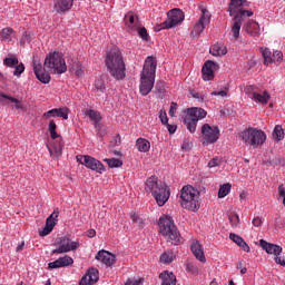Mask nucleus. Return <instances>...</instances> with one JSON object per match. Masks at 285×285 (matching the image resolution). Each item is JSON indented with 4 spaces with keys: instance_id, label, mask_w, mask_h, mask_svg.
Masks as SVG:
<instances>
[{
    "instance_id": "obj_1",
    "label": "nucleus",
    "mask_w": 285,
    "mask_h": 285,
    "mask_svg": "<svg viewBox=\"0 0 285 285\" xmlns=\"http://www.w3.org/2000/svg\"><path fill=\"white\" fill-rule=\"evenodd\" d=\"M33 71L35 75L42 85H49L51 81V75H63L67 72V63L61 52H51L45 58V68L40 61L33 59Z\"/></svg>"
},
{
    "instance_id": "obj_2",
    "label": "nucleus",
    "mask_w": 285,
    "mask_h": 285,
    "mask_svg": "<svg viewBox=\"0 0 285 285\" xmlns=\"http://www.w3.org/2000/svg\"><path fill=\"white\" fill-rule=\"evenodd\" d=\"M105 65L109 75L115 80L122 81L126 79V62L124 61V55L119 48L114 47L110 51H107Z\"/></svg>"
},
{
    "instance_id": "obj_3",
    "label": "nucleus",
    "mask_w": 285,
    "mask_h": 285,
    "mask_svg": "<svg viewBox=\"0 0 285 285\" xmlns=\"http://www.w3.org/2000/svg\"><path fill=\"white\" fill-rule=\"evenodd\" d=\"M157 62L151 56L147 57L144 63V68L140 75L139 90L142 97L148 96L155 85Z\"/></svg>"
},
{
    "instance_id": "obj_4",
    "label": "nucleus",
    "mask_w": 285,
    "mask_h": 285,
    "mask_svg": "<svg viewBox=\"0 0 285 285\" xmlns=\"http://www.w3.org/2000/svg\"><path fill=\"white\" fill-rule=\"evenodd\" d=\"M159 230L167 242L174 246L181 244L183 238L176 227L173 217L164 215L159 218Z\"/></svg>"
},
{
    "instance_id": "obj_5",
    "label": "nucleus",
    "mask_w": 285,
    "mask_h": 285,
    "mask_svg": "<svg viewBox=\"0 0 285 285\" xmlns=\"http://www.w3.org/2000/svg\"><path fill=\"white\" fill-rule=\"evenodd\" d=\"M145 189L153 194L160 207L164 206L170 197V189L168 186L164 183H158V178L155 176L147 179Z\"/></svg>"
},
{
    "instance_id": "obj_6",
    "label": "nucleus",
    "mask_w": 285,
    "mask_h": 285,
    "mask_svg": "<svg viewBox=\"0 0 285 285\" xmlns=\"http://www.w3.org/2000/svg\"><path fill=\"white\" fill-rule=\"evenodd\" d=\"M239 138L247 146L259 148L266 142L267 135L263 129L248 127L240 131Z\"/></svg>"
},
{
    "instance_id": "obj_7",
    "label": "nucleus",
    "mask_w": 285,
    "mask_h": 285,
    "mask_svg": "<svg viewBox=\"0 0 285 285\" xmlns=\"http://www.w3.org/2000/svg\"><path fill=\"white\" fill-rule=\"evenodd\" d=\"M200 194L193 186H185L180 191V205L183 208L196 212L200 208Z\"/></svg>"
},
{
    "instance_id": "obj_8",
    "label": "nucleus",
    "mask_w": 285,
    "mask_h": 285,
    "mask_svg": "<svg viewBox=\"0 0 285 285\" xmlns=\"http://www.w3.org/2000/svg\"><path fill=\"white\" fill-rule=\"evenodd\" d=\"M207 117V111L200 107H191L185 110L181 120L190 134H195L199 120Z\"/></svg>"
},
{
    "instance_id": "obj_9",
    "label": "nucleus",
    "mask_w": 285,
    "mask_h": 285,
    "mask_svg": "<svg viewBox=\"0 0 285 285\" xmlns=\"http://www.w3.org/2000/svg\"><path fill=\"white\" fill-rule=\"evenodd\" d=\"M80 247L79 242L71 240L67 236H62L57 240V248L51 252L52 255L68 254L77 250Z\"/></svg>"
},
{
    "instance_id": "obj_10",
    "label": "nucleus",
    "mask_w": 285,
    "mask_h": 285,
    "mask_svg": "<svg viewBox=\"0 0 285 285\" xmlns=\"http://www.w3.org/2000/svg\"><path fill=\"white\" fill-rule=\"evenodd\" d=\"M168 19L158 24L157 27H155V31H160L163 29H170L175 26H177L178 23L183 22L185 19V14L181 10L179 9H173L167 13Z\"/></svg>"
},
{
    "instance_id": "obj_11",
    "label": "nucleus",
    "mask_w": 285,
    "mask_h": 285,
    "mask_svg": "<svg viewBox=\"0 0 285 285\" xmlns=\"http://www.w3.org/2000/svg\"><path fill=\"white\" fill-rule=\"evenodd\" d=\"M77 163L81 164L82 166L96 171L98 174H102L105 171V166L102 163L97 160V158H92V156H76Z\"/></svg>"
},
{
    "instance_id": "obj_12",
    "label": "nucleus",
    "mask_w": 285,
    "mask_h": 285,
    "mask_svg": "<svg viewBox=\"0 0 285 285\" xmlns=\"http://www.w3.org/2000/svg\"><path fill=\"white\" fill-rule=\"evenodd\" d=\"M202 134L204 137V142L209 145L217 142L220 136V130L217 126H210L209 124H204L202 127Z\"/></svg>"
},
{
    "instance_id": "obj_13",
    "label": "nucleus",
    "mask_w": 285,
    "mask_h": 285,
    "mask_svg": "<svg viewBox=\"0 0 285 285\" xmlns=\"http://www.w3.org/2000/svg\"><path fill=\"white\" fill-rule=\"evenodd\" d=\"M203 17L199 19V21L194 26V29L190 33L193 38H196L202 35V32L205 30L206 26L210 22V13L207 9L202 8Z\"/></svg>"
},
{
    "instance_id": "obj_14",
    "label": "nucleus",
    "mask_w": 285,
    "mask_h": 285,
    "mask_svg": "<svg viewBox=\"0 0 285 285\" xmlns=\"http://www.w3.org/2000/svg\"><path fill=\"white\" fill-rule=\"evenodd\" d=\"M3 63L7 68H14L13 76L17 78H20L26 70L24 65L22 62L19 63V59L14 55H9V57L3 60Z\"/></svg>"
},
{
    "instance_id": "obj_15",
    "label": "nucleus",
    "mask_w": 285,
    "mask_h": 285,
    "mask_svg": "<svg viewBox=\"0 0 285 285\" xmlns=\"http://www.w3.org/2000/svg\"><path fill=\"white\" fill-rule=\"evenodd\" d=\"M51 118H62L63 120H68L69 108L68 107L53 108L42 114V119L49 120Z\"/></svg>"
},
{
    "instance_id": "obj_16",
    "label": "nucleus",
    "mask_w": 285,
    "mask_h": 285,
    "mask_svg": "<svg viewBox=\"0 0 285 285\" xmlns=\"http://www.w3.org/2000/svg\"><path fill=\"white\" fill-rule=\"evenodd\" d=\"M59 208L53 209V213L47 218V222L45 224V228L40 232V237H46L47 235H50L52 233L59 217Z\"/></svg>"
},
{
    "instance_id": "obj_17",
    "label": "nucleus",
    "mask_w": 285,
    "mask_h": 285,
    "mask_svg": "<svg viewBox=\"0 0 285 285\" xmlns=\"http://www.w3.org/2000/svg\"><path fill=\"white\" fill-rule=\"evenodd\" d=\"M116 255L105 249L99 250L96 255V261L102 263L107 267L114 266L116 264Z\"/></svg>"
},
{
    "instance_id": "obj_18",
    "label": "nucleus",
    "mask_w": 285,
    "mask_h": 285,
    "mask_svg": "<svg viewBox=\"0 0 285 285\" xmlns=\"http://www.w3.org/2000/svg\"><path fill=\"white\" fill-rule=\"evenodd\" d=\"M75 263L73 258L69 255L57 258L48 264L49 269H59L72 266Z\"/></svg>"
},
{
    "instance_id": "obj_19",
    "label": "nucleus",
    "mask_w": 285,
    "mask_h": 285,
    "mask_svg": "<svg viewBox=\"0 0 285 285\" xmlns=\"http://www.w3.org/2000/svg\"><path fill=\"white\" fill-rule=\"evenodd\" d=\"M99 281V271L95 267L88 269V272L81 277L79 285H95Z\"/></svg>"
},
{
    "instance_id": "obj_20",
    "label": "nucleus",
    "mask_w": 285,
    "mask_h": 285,
    "mask_svg": "<svg viewBox=\"0 0 285 285\" xmlns=\"http://www.w3.org/2000/svg\"><path fill=\"white\" fill-rule=\"evenodd\" d=\"M259 246L268 255L281 256V254L283 253L282 246L268 243L264 239L259 240Z\"/></svg>"
},
{
    "instance_id": "obj_21",
    "label": "nucleus",
    "mask_w": 285,
    "mask_h": 285,
    "mask_svg": "<svg viewBox=\"0 0 285 285\" xmlns=\"http://www.w3.org/2000/svg\"><path fill=\"white\" fill-rule=\"evenodd\" d=\"M73 7V0H53V10L59 14H65Z\"/></svg>"
},
{
    "instance_id": "obj_22",
    "label": "nucleus",
    "mask_w": 285,
    "mask_h": 285,
    "mask_svg": "<svg viewBox=\"0 0 285 285\" xmlns=\"http://www.w3.org/2000/svg\"><path fill=\"white\" fill-rule=\"evenodd\" d=\"M243 30L254 38L261 36V27L254 20H248L246 23H244Z\"/></svg>"
},
{
    "instance_id": "obj_23",
    "label": "nucleus",
    "mask_w": 285,
    "mask_h": 285,
    "mask_svg": "<svg viewBox=\"0 0 285 285\" xmlns=\"http://www.w3.org/2000/svg\"><path fill=\"white\" fill-rule=\"evenodd\" d=\"M215 62L212 60H208L205 62L204 67H203V79L204 81H213L215 78L214 75V68H215Z\"/></svg>"
},
{
    "instance_id": "obj_24",
    "label": "nucleus",
    "mask_w": 285,
    "mask_h": 285,
    "mask_svg": "<svg viewBox=\"0 0 285 285\" xmlns=\"http://www.w3.org/2000/svg\"><path fill=\"white\" fill-rule=\"evenodd\" d=\"M190 249L193 252V255L198 259L200 263H206V257L204 254L203 246L198 243V240L194 239L190 245Z\"/></svg>"
},
{
    "instance_id": "obj_25",
    "label": "nucleus",
    "mask_w": 285,
    "mask_h": 285,
    "mask_svg": "<svg viewBox=\"0 0 285 285\" xmlns=\"http://www.w3.org/2000/svg\"><path fill=\"white\" fill-rule=\"evenodd\" d=\"M0 102L3 105H9V102L16 105V109L20 110L23 108L22 104L19 101V99L13 98L11 96L4 95L3 92L0 94Z\"/></svg>"
},
{
    "instance_id": "obj_26",
    "label": "nucleus",
    "mask_w": 285,
    "mask_h": 285,
    "mask_svg": "<svg viewBox=\"0 0 285 285\" xmlns=\"http://www.w3.org/2000/svg\"><path fill=\"white\" fill-rule=\"evenodd\" d=\"M244 6H248L246 0H230L229 7H228V12L229 16H234L237 12V9Z\"/></svg>"
},
{
    "instance_id": "obj_27",
    "label": "nucleus",
    "mask_w": 285,
    "mask_h": 285,
    "mask_svg": "<svg viewBox=\"0 0 285 285\" xmlns=\"http://www.w3.org/2000/svg\"><path fill=\"white\" fill-rule=\"evenodd\" d=\"M159 278L163 279L161 285H176V276L169 272H163L159 274Z\"/></svg>"
},
{
    "instance_id": "obj_28",
    "label": "nucleus",
    "mask_w": 285,
    "mask_h": 285,
    "mask_svg": "<svg viewBox=\"0 0 285 285\" xmlns=\"http://www.w3.org/2000/svg\"><path fill=\"white\" fill-rule=\"evenodd\" d=\"M47 148L49 149V154L52 157H60L62 155L63 145L60 139L59 141L53 142V145H51V147H47Z\"/></svg>"
},
{
    "instance_id": "obj_29",
    "label": "nucleus",
    "mask_w": 285,
    "mask_h": 285,
    "mask_svg": "<svg viewBox=\"0 0 285 285\" xmlns=\"http://www.w3.org/2000/svg\"><path fill=\"white\" fill-rule=\"evenodd\" d=\"M106 83H105V80L104 79H97L95 81V94H96V97L100 98L102 97V95L106 94Z\"/></svg>"
},
{
    "instance_id": "obj_30",
    "label": "nucleus",
    "mask_w": 285,
    "mask_h": 285,
    "mask_svg": "<svg viewBox=\"0 0 285 285\" xmlns=\"http://www.w3.org/2000/svg\"><path fill=\"white\" fill-rule=\"evenodd\" d=\"M136 147L140 153H148L150 149V141L140 137L136 140Z\"/></svg>"
},
{
    "instance_id": "obj_31",
    "label": "nucleus",
    "mask_w": 285,
    "mask_h": 285,
    "mask_svg": "<svg viewBox=\"0 0 285 285\" xmlns=\"http://www.w3.org/2000/svg\"><path fill=\"white\" fill-rule=\"evenodd\" d=\"M16 31L12 28H3L0 32V40L1 41H11L12 37H14Z\"/></svg>"
},
{
    "instance_id": "obj_32",
    "label": "nucleus",
    "mask_w": 285,
    "mask_h": 285,
    "mask_svg": "<svg viewBox=\"0 0 285 285\" xmlns=\"http://www.w3.org/2000/svg\"><path fill=\"white\" fill-rule=\"evenodd\" d=\"M209 53L215 57L224 56L227 53V48L223 45L216 43L209 49Z\"/></svg>"
},
{
    "instance_id": "obj_33",
    "label": "nucleus",
    "mask_w": 285,
    "mask_h": 285,
    "mask_svg": "<svg viewBox=\"0 0 285 285\" xmlns=\"http://www.w3.org/2000/svg\"><path fill=\"white\" fill-rule=\"evenodd\" d=\"M242 24H243V21H240V19H238V17H234L233 26H232V33L235 39L239 38Z\"/></svg>"
},
{
    "instance_id": "obj_34",
    "label": "nucleus",
    "mask_w": 285,
    "mask_h": 285,
    "mask_svg": "<svg viewBox=\"0 0 285 285\" xmlns=\"http://www.w3.org/2000/svg\"><path fill=\"white\" fill-rule=\"evenodd\" d=\"M252 100L261 105H267L271 100V95L267 91H264L263 94L256 92Z\"/></svg>"
},
{
    "instance_id": "obj_35",
    "label": "nucleus",
    "mask_w": 285,
    "mask_h": 285,
    "mask_svg": "<svg viewBox=\"0 0 285 285\" xmlns=\"http://www.w3.org/2000/svg\"><path fill=\"white\" fill-rule=\"evenodd\" d=\"M125 22L126 26L131 30V31H137V28L139 27V20H135V16L132 14H127L125 17Z\"/></svg>"
},
{
    "instance_id": "obj_36",
    "label": "nucleus",
    "mask_w": 285,
    "mask_h": 285,
    "mask_svg": "<svg viewBox=\"0 0 285 285\" xmlns=\"http://www.w3.org/2000/svg\"><path fill=\"white\" fill-rule=\"evenodd\" d=\"M262 55H263V59H264V66H271V63L274 62V55L273 52L268 49V48H262Z\"/></svg>"
},
{
    "instance_id": "obj_37",
    "label": "nucleus",
    "mask_w": 285,
    "mask_h": 285,
    "mask_svg": "<svg viewBox=\"0 0 285 285\" xmlns=\"http://www.w3.org/2000/svg\"><path fill=\"white\" fill-rule=\"evenodd\" d=\"M273 137L277 141H282L285 138V130L282 125H276L274 130H273Z\"/></svg>"
},
{
    "instance_id": "obj_38",
    "label": "nucleus",
    "mask_w": 285,
    "mask_h": 285,
    "mask_svg": "<svg viewBox=\"0 0 285 285\" xmlns=\"http://www.w3.org/2000/svg\"><path fill=\"white\" fill-rule=\"evenodd\" d=\"M86 116L89 117L90 120L95 121V125L100 124L101 116L99 111L89 109L86 110Z\"/></svg>"
},
{
    "instance_id": "obj_39",
    "label": "nucleus",
    "mask_w": 285,
    "mask_h": 285,
    "mask_svg": "<svg viewBox=\"0 0 285 285\" xmlns=\"http://www.w3.org/2000/svg\"><path fill=\"white\" fill-rule=\"evenodd\" d=\"M175 255L173 252H165L160 255V263L165 265H169L174 262Z\"/></svg>"
},
{
    "instance_id": "obj_40",
    "label": "nucleus",
    "mask_w": 285,
    "mask_h": 285,
    "mask_svg": "<svg viewBox=\"0 0 285 285\" xmlns=\"http://www.w3.org/2000/svg\"><path fill=\"white\" fill-rule=\"evenodd\" d=\"M104 161L110 167V168H120L124 166V161L119 160V158H105Z\"/></svg>"
},
{
    "instance_id": "obj_41",
    "label": "nucleus",
    "mask_w": 285,
    "mask_h": 285,
    "mask_svg": "<svg viewBox=\"0 0 285 285\" xmlns=\"http://www.w3.org/2000/svg\"><path fill=\"white\" fill-rule=\"evenodd\" d=\"M49 135H51V139H57L60 135L57 132V124L53 119L49 120Z\"/></svg>"
},
{
    "instance_id": "obj_42",
    "label": "nucleus",
    "mask_w": 285,
    "mask_h": 285,
    "mask_svg": "<svg viewBox=\"0 0 285 285\" xmlns=\"http://www.w3.org/2000/svg\"><path fill=\"white\" fill-rule=\"evenodd\" d=\"M232 189V185L230 184H223V186H220V189H218V198H224L226 197Z\"/></svg>"
},
{
    "instance_id": "obj_43",
    "label": "nucleus",
    "mask_w": 285,
    "mask_h": 285,
    "mask_svg": "<svg viewBox=\"0 0 285 285\" xmlns=\"http://www.w3.org/2000/svg\"><path fill=\"white\" fill-rule=\"evenodd\" d=\"M95 128L97 131V136H99L100 138L106 137V135L108 134L107 127L101 122L95 124Z\"/></svg>"
},
{
    "instance_id": "obj_44",
    "label": "nucleus",
    "mask_w": 285,
    "mask_h": 285,
    "mask_svg": "<svg viewBox=\"0 0 285 285\" xmlns=\"http://www.w3.org/2000/svg\"><path fill=\"white\" fill-rule=\"evenodd\" d=\"M244 94L253 100V98H255L256 95V87L253 85H248L244 88Z\"/></svg>"
},
{
    "instance_id": "obj_45",
    "label": "nucleus",
    "mask_w": 285,
    "mask_h": 285,
    "mask_svg": "<svg viewBox=\"0 0 285 285\" xmlns=\"http://www.w3.org/2000/svg\"><path fill=\"white\" fill-rule=\"evenodd\" d=\"M228 220H229L232 227H238L239 224H240L239 216L237 214H234V213H230L228 215Z\"/></svg>"
},
{
    "instance_id": "obj_46",
    "label": "nucleus",
    "mask_w": 285,
    "mask_h": 285,
    "mask_svg": "<svg viewBox=\"0 0 285 285\" xmlns=\"http://www.w3.org/2000/svg\"><path fill=\"white\" fill-rule=\"evenodd\" d=\"M187 272L193 274L194 276H198L200 273L199 267L195 263H188L187 264Z\"/></svg>"
},
{
    "instance_id": "obj_47",
    "label": "nucleus",
    "mask_w": 285,
    "mask_h": 285,
    "mask_svg": "<svg viewBox=\"0 0 285 285\" xmlns=\"http://www.w3.org/2000/svg\"><path fill=\"white\" fill-rule=\"evenodd\" d=\"M254 14L253 11H247V10H239L235 17L240 20L242 22H244V17L247 16V17H252Z\"/></svg>"
},
{
    "instance_id": "obj_48",
    "label": "nucleus",
    "mask_w": 285,
    "mask_h": 285,
    "mask_svg": "<svg viewBox=\"0 0 285 285\" xmlns=\"http://www.w3.org/2000/svg\"><path fill=\"white\" fill-rule=\"evenodd\" d=\"M130 218L134 224H137L139 226H141L144 224V219L141 217H139V214H137V213L131 214Z\"/></svg>"
},
{
    "instance_id": "obj_49",
    "label": "nucleus",
    "mask_w": 285,
    "mask_h": 285,
    "mask_svg": "<svg viewBox=\"0 0 285 285\" xmlns=\"http://www.w3.org/2000/svg\"><path fill=\"white\" fill-rule=\"evenodd\" d=\"M212 96L226 98L228 96V88H225V90H220V91H212Z\"/></svg>"
},
{
    "instance_id": "obj_50",
    "label": "nucleus",
    "mask_w": 285,
    "mask_h": 285,
    "mask_svg": "<svg viewBox=\"0 0 285 285\" xmlns=\"http://www.w3.org/2000/svg\"><path fill=\"white\" fill-rule=\"evenodd\" d=\"M222 163H223L222 158H212V160L208 164V167L209 168L219 167Z\"/></svg>"
},
{
    "instance_id": "obj_51",
    "label": "nucleus",
    "mask_w": 285,
    "mask_h": 285,
    "mask_svg": "<svg viewBox=\"0 0 285 285\" xmlns=\"http://www.w3.org/2000/svg\"><path fill=\"white\" fill-rule=\"evenodd\" d=\"M229 239L234 242L237 246L244 240L239 235H236L234 233L229 234Z\"/></svg>"
},
{
    "instance_id": "obj_52",
    "label": "nucleus",
    "mask_w": 285,
    "mask_h": 285,
    "mask_svg": "<svg viewBox=\"0 0 285 285\" xmlns=\"http://www.w3.org/2000/svg\"><path fill=\"white\" fill-rule=\"evenodd\" d=\"M138 31V35L141 39L144 40H148V33H147V30L145 28H139L137 27V30Z\"/></svg>"
},
{
    "instance_id": "obj_53",
    "label": "nucleus",
    "mask_w": 285,
    "mask_h": 285,
    "mask_svg": "<svg viewBox=\"0 0 285 285\" xmlns=\"http://www.w3.org/2000/svg\"><path fill=\"white\" fill-rule=\"evenodd\" d=\"M238 247H239L244 253H249V252H250V247L248 246V244H247L245 240H243V242L238 245Z\"/></svg>"
},
{
    "instance_id": "obj_54",
    "label": "nucleus",
    "mask_w": 285,
    "mask_h": 285,
    "mask_svg": "<svg viewBox=\"0 0 285 285\" xmlns=\"http://www.w3.org/2000/svg\"><path fill=\"white\" fill-rule=\"evenodd\" d=\"M159 118L163 125H168V117L165 111L160 110Z\"/></svg>"
},
{
    "instance_id": "obj_55",
    "label": "nucleus",
    "mask_w": 285,
    "mask_h": 285,
    "mask_svg": "<svg viewBox=\"0 0 285 285\" xmlns=\"http://www.w3.org/2000/svg\"><path fill=\"white\" fill-rule=\"evenodd\" d=\"M177 107H178V105H177V102H171V106H170V110H169V116L170 117H175V115H176V111H177Z\"/></svg>"
},
{
    "instance_id": "obj_56",
    "label": "nucleus",
    "mask_w": 285,
    "mask_h": 285,
    "mask_svg": "<svg viewBox=\"0 0 285 285\" xmlns=\"http://www.w3.org/2000/svg\"><path fill=\"white\" fill-rule=\"evenodd\" d=\"M284 53L282 51H274L273 58L276 59V61H283Z\"/></svg>"
},
{
    "instance_id": "obj_57",
    "label": "nucleus",
    "mask_w": 285,
    "mask_h": 285,
    "mask_svg": "<svg viewBox=\"0 0 285 285\" xmlns=\"http://www.w3.org/2000/svg\"><path fill=\"white\" fill-rule=\"evenodd\" d=\"M252 224L255 227H259L263 224V219L259 216H256L255 218H253Z\"/></svg>"
},
{
    "instance_id": "obj_58",
    "label": "nucleus",
    "mask_w": 285,
    "mask_h": 285,
    "mask_svg": "<svg viewBox=\"0 0 285 285\" xmlns=\"http://www.w3.org/2000/svg\"><path fill=\"white\" fill-rule=\"evenodd\" d=\"M139 284H141V278L128 279L125 285H139Z\"/></svg>"
},
{
    "instance_id": "obj_59",
    "label": "nucleus",
    "mask_w": 285,
    "mask_h": 285,
    "mask_svg": "<svg viewBox=\"0 0 285 285\" xmlns=\"http://www.w3.org/2000/svg\"><path fill=\"white\" fill-rule=\"evenodd\" d=\"M275 263L281 265V266H285V258H282L279 255H275Z\"/></svg>"
},
{
    "instance_id": "obj_60",
    "label": "nucleus",
    "mask_w": 285,
    "mask_h": 285,
    "mask_svg": "<svg viewBox=\"0 0 285 285\" xmlns=\"http://www.w3.org/2000/svg\"><path fill=\"white\" fill-rule=\"evenodd\" d=\"M167 128H168L169 134H175L176 130H177V126L176 125L167 124Z\"/></svg>"
},
{
    "instance_id": "obj_61",
    "label": "nucleus",
    "mask_w": 285,
    "mask_h": 285,
    "mask_svg": "<svg viewBox=\"0 0 285 285\" xmlns=\"http://www.w3.org/2000/svg\"><path fill=\"white\" fill-rule=\"evenodd\" d=\"M191 147H193L191 142H184V145H181V149L186 151H189Z\"/></svg>"
},
{
    "instance_id": "obj_62",
    "label": "nucleus",
    "mask_w": 285,
    "mask_h": 285,
    "mask_svg": "<svg viewBox=\"0 0 285 285\" xmlns=\"http://www.w3.org/2000/svg\"><path fill=\"white\" fill-rule=\"evenodd\" d=\"M96 235H97L96 229H89V230L87 232V237L92 238V237H96Z\"/></svg>"
},
{
    "instance_id": "obj_63",
    "label": "nucleus",
    "mask_w": 285,
    "mask_h": 285,
    "mask_svg": "<svg viewBox=\"0 0 285 285\" xmlns=\"http://www.w3.org/2000/svg\"><path fill=\"white\" fill-rule=\"evenodd\" d=\"M278 194L281 197H285V187L283 185L278 186Z\"/></svg>"
},
{
    "instance_id": "obj_64",
    "label": "nucleus",
    "mask_w": 285,
    "mask_h": 285,
    "mask_svg": "<svg viewBox=\"0 0 285 285\" xmlns=\"http://www.w3.org/2000/svg\"><path fill=\"white\" fill-rule=\"evenodd\" d=\"M193 96L196 99H200L202 101L204 100V97L199 92H194Z\"/></svg>"
}]
</instances>
